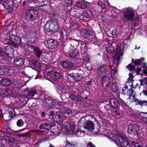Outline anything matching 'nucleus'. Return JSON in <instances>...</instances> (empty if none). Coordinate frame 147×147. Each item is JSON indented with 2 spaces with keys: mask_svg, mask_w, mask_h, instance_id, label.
<instances>
[{
  "mask_svg": "<svg viewBox=\"0 0 147 147\" xmlns=\"http://www.w3.org/2000/svg\"><path fill=\"white\" fill-rule=\"evenodd\" d=\"M134 92H135L134 90H130L129 92L128 95L129 97V99H130L131 97L132 96L133 97L135 98V95L134 93Z\"/></svg>",
  "mask_w": 147,
  "mask_h": 147,
  "instance_id": "864d4df0",
  "label": "nucleus"
},
{
  "mask_svg": "<svg viewBox=\"0 0 147 147\" xmlns=\"http://www.w3.org/2000/svg\"><path fill=\"white\" fill-rule=\"evenodd\" d=\"M75 145L73 143H71L67 140L65 144L64 147H75Z\"/></svg>",
  "mask_w": 147,
  "mask_h": 147,
  "instance_id": "49530a36",
  "label": "nucleus"
},
{
  "mask_svg": "<svg viewBox=\"0 0 147 147\" xmlns=\"http://www.w3.org/2000/svg\"><path fill=\"white\" fill-rule=\"evenodd\" d=\"M61 66L67 69H71L74 66V63L67 60H64L60 62Z\"/></svg>",
  "mask_w": 147,
  "mask_h": 147,
  "instance_id": "dca6fc26",
  "label": "nucleus"
},
{
  "mask_svg": "<svg viewBox=\"0 0 147 147\" xmlns=\"http://www.w3.org/2000/svg\"><path fill=\"white\" fill-rule=\"evenodd\" d=\"M8 113L9 115V116H10L11 118H13L16 114L14 109H13L12 110L9 111Z\"/></svg>",
  "mask_w": 147,
  "mask_h": 147,
  "instance_id": "09e8293b",
  "label": "nucleus"
},
{
  "mask_svg": "<svg viewBox=\"0 0 147 147\" xmlns=\"http://www.w3.org/2000/svg\"><path fill=\"white\" fill-rule=\"evenodd\" d=\"M121 48L120 47L117 46L116 47L115 53L118 54V55H121Z\"/></svg>",
  "mask_w": 147,
  "mask_h": 147,
  "instance_id": "13d9d810",
  "label": "nucleus"
},
{
  "mask_svg": "<svg viewBox=\"0 0 147 147\" xmlns=\"http://www.w3.org/2000/svg\"><path fill=\"white\" fill-rule=\"evenodd\" d=\"M12 5L13 4H18L19 3H21L22 0H10Z\"/></svg>",
  "mask_w": 147,
  "mask_h": 147,
  "instance_id": "bf43d9fd",
  "label": "nucleus"
},
{
  "mask_svg": "<svg viewBox=\"0 0 147 147\" xmlns=\"http://www.w3.org/2000/svg\"><path fill=\"white\" fill-rule=\"evenodd\" d=\"M101 84L105 90L110 88L111 82L109 77L106 75L102 76L101 79Z\"/></svg>",
  "mask_w": 147,
  "mask_h": 147,
  "instance_id": "9b49d317",
  "label": "nucleus"
},
{
  "mask_svg": "<svg viewBox=\"0 0 147 147\" xmlns=\"http://www.w3.org/2000/svg\"><path fill=\"white\" fill-rule=\"evenodd\" d=\"M117 72V70H115L114 69H112L111 70V76L112 78H114L115 77V75Z\"/></svg>",
  "mask_w": 147,
  "mask_h": 147,
  "instance_id": "680f3d73",
  "label": "nucleus"
},
{
  "mask_svg": "<svg viewBox=\"0 0 147 147\" xmlns=\"http://www.w3.org/2000/svg\"><path fill=\"white\" fill-rule=\"evenodd\" d=\"M83 77L80 73H77L76 74L74 81L75 82H79L83 79Z\"/></svg>",
  "mask_w": 147,
  "mask_h": 147,
  "instance_id": "72a5a7b5",
  "label": "nucleus"
},
{
  "mask_svg": "<svg viewBox=\"0 0 147 147\" xmlns=\"http://www.w3.org/2000/svg\"><path fill=\"white\" fill-rule=\"evenodd\" d=\"M29 62L30 66L34 70L38 69L40 67V64L35 59H29Z\"/></svg>",
  "mask_w": 147,
  "mask_h": 147,
  "instance_id": "f3484780",
  "label": "nucleus"
},
{
  "mask_svg": "<svg viewBox=\"0 0 147 147\" xmlns=\"http://www.w3.org/2000/svg\"><path fill=\"white\" fill-rule=\"evenodd\" d=\"M97 72L99 75H102L103 74H107L109 72V66L106 64H101L98 67Z\"/></svg>",
  "mask_w": 147,
  "mask_h": 147,
  "instance_id": "4468645a",
  "label": "nucleus"
},
{
  "mask_svg": "<svg viewBox=\"0 0 147 147\" xmlns=\"http://www.w3.org/2000/svg\"><path fill=\"white\" fill-rule=\"evenodd\" d=\"M126 68H128L130 71H131V74H134V72L136 68L134 65H132L131 63H129L126 66Z\"/></svg>",
  "mask_w": 147,
  "mask_h": 147,
  "instance_id": "e433bc0d",
  "label": "nucleus"
},
{
  "mask_svg": "<svg viewBox=\"0 0 147 147\" xmlns=\"http://www.w3.org/2000/svg\"><path fill=\"white\" fill-rule=\"evenodd\" d=\"M87 147H96L91 142H89L87 144Z\"/></svg>",
  "mask_w": 147,
  "mask_h": 147,
  "instance_id": "774afa93",
  "label": "nucleus"
},
{
  "mask_svg": "<svg viewBox=\"0 0 147 147\" xmlns=\"http://www.w3.org/2000/svg\"><path fill=\"white\" fill-rule=\"evenodd\" d=\"M97 4L98 6H100L101 7L102 10L104 9L105 7V4L100 1H98Z\"/></svg>",
  "mask_w": 147,
  "mask_h": 147,
  "instance_id": "603ef678",
  "label": "nucleus"
},
{
  "mask_svg": "<svg viewBox=\"0 0 147 147\" xmlns=\"http://www.w3.org/2000/svg\"><path fill=\"white\" fill-rule=\"evenodd\" d=\"M134 101L137 102L138 104L140 105L142 107L143 106H147V101L140 100L137 98H135L134 99Z\"/></svg>",
  "mask_w": 147,
  "mask_h": 147,
  "instance_id": "c756f323",
  "label": "nucleus"
},
{
  "mask_svg": "<svg viewBox=\"0 0 147 147\" xmlns=\"http://www.w3.org/2000/svg\"><path fill=\"white\" fill-rule=\"evenodd\" d=\"M69 97L73 100H76L79 101H80L82 99V98L80 95L74 93L70 94Z\"/></svg>",
  "mask_w": 147,
  "mask_h": 147,
  "instance_id": "bb28decb",
  "label": "nucleus"
},
{
  "mask_svg": "<svg viewBox=\"0 0 147 147\" xmlns=\"http://www.w3.org/2000/svg\"><path fill=\"white\" fill-rule=\"evenodd\" d=\"M14 94L15 91L12 89L11 88H7L0 90V95L3 98L9 96H13Z\"/></svg>",
  "mask_w": 147,
  "mask_h": 147,
  "instance_id": "f8f14e48",
  "label": "nucleus"
},
{
  "mask_svg": "<svg viewBox=\"0 0 147 147\" xmlns=\"http://www.w3.org/2000/svg\"><path fill=\"white\" fill-rule=\"evenodd\" d=\"M40 129H49L52 128V124L51 123H44L41 124L39 127Z\"/></svg>",
  "mask_w": 147,
  "mask_h": 147,
  "instance_id": "393cba45",
  "label": "nucleus"
},
{
  "mask_svg": "<svg viewBox=\"0 0 147 147\" xmlns=\"http://www.w3.org/2000/svg\"><path fill=\"white\" fill-rule=\"evenodd\" d=\"M134 82L133 81L131 82V84L130 85V86H131V88L133 89V88H136L139 86L138 83H136V84L135 85H134L133 84Z\"/></svg>",
  "mask_w": 147,
  "mask_h": 147,
  "instance_id": "69168bd1",
  "label": "nucleus"
},
{
  "mask_svg": "<svg viewBox=\"0 0 147 147\" xmlns=\"http://www.w3.org/2000/svg\"><path fill=\"white\" fill-rule=\"evenodd\" d=\"M40 98L46 102L48 105L49 106H50L51 104V101L52 100L51 98L49 97L47 95H45V94H42L40 95Z\"/></svg>",
  "mask_w": 147,
  "mask_h": 147,
  "instance_id": "5701e85b",
  "label": "nucleus"
},
{
  "mask_svg": "<svg viewBox=\"0 0 147 147\" xmlns=\"http://www.w3.org/2000/svg\"><path fill=\"white\" fill-rule=\"evenodd\" d=\"M47 139V138H41L40 139L38 142V143L37 144L38 145V144H40L43 142H45L46 140Z\"/></svg>",
  "mask_w": 147,
  "mask_h": 147,
  "instance_id": "e2e57ef3",
  "label": "nucleus"
},
{
  "mask_svg": "<svg viewBox=\"0 0 147 147\" xmlns=\"http://www.w3.org/2000/svg\"><path fill=\"white\" fill-rule=\"evenodd\" d=\"M44 27L45 32L46 34L48 33H53L57 32L59 29V25L52 20L47 21Z\"/></svg>",
  "mask_w": 147,
  "mask_h": 147,
  "instance_id": "f03ea898",
  "label": "nucleus"
},
{
  "mask_svg": "<svg viewBox=\"0 0 147 147\" xmlns=\"http://www.w3.org/2000/svg\"><path fill=\"white\" fill-rule=\"evenodd\" d=\"M81 35L84 38L87 39L88 40L92 41L93 39H95L96 38L93 32L91 30L82 29L81 32Z\"/></svg>",
  "mask_w": 147,
  "mask_h": 147,
  "instance_id": "9d476101",
  "label": "nucleus"
},
{
  "mask_svg": "<svg viewBox=\"0 0 147 147\" xmlns=\"http://www.w3.org/2000/svg\"><path fill=\"white\" fill-rule=\"evenodd\" d=\"M70 128L72 130V131L74 133H75L76 134L78 135V132H80V131H79L78 130H77L75 131V132H74L75 131L74 129H75L76 127V125L74 124H71L70 125Z\"/></svg>",
  "mask_w": 147,
  "mask_h": 147,
  "instance_id": "37998d69",
  "label": "nucleus"
},
{
  "mask_svg": "<svg viewBox=\"0 0 147 147\" xmlns=\"http://www.w3.org/2000/svg\"><path fill=\"white\" fill-rule=\"evenodd\" d=\"M138 119H139L142 122L146 123L147 117H143L140 115H138Z\"/></svg>",
  "mask_w": 147,
  "mask_h": 147,
  "instance_id": "8fccbe9b",
  "label": "nucleus"
},
{
  "mask_svg": "<svg viewBox=\"0 0 147 147\" xmlns=\"http://www.w3.org/2000/svg\"><path fill=\"white\" fill-rule=\"evenodd\" d=\"M129 77L127 79L128 82H129V83H130V81H131V82L133 81V82H134V81L133 80V78L134 77L133 74H131V73L130 72L129 73Z\"/></svg>",
  "mask_w": 147,
  "mask_h": 147,
  "instance_id": "3c124183",
  "label": "nucleus"
},
{
  "mask_svg": "<svg viewBox=\"0 0 147 147\" xmlns=\"http://www.w3.org/2000/svg\"><path fill=\"white\" fill-rule=\"evenodd\" d=\"M139 129L140 126L138 125L134 124H130L128 127L127 133L132 136L136 135L138 136L140 134L139 132Z\"/></svg>",
  "mask_w": 147,
  "mask_h": 147,
  "instance_id": "0eeeda50",
  "label": "nucleus"
},
{
  "mask_svg": "<svg viewBox=\"0 0 147 147\" xmlns=\"http://www.w3.org/2000/svg\"><path fill=\"white\" fill-rule=\"evenodd\" d=\"M68 39L72 40L71 41L72 44L71 45L72 46V44L73 45V47L74 46V44L73 43H74L76 45L77 44H78L79 43L78 40L72 39L71 37L69 38Z\"/></svg>",
  "mask_w": 147,
  "mask_h": 147,
  "instance_id": "6e6d98bb",
  "label": "nucleus"
},
{
  "mask_svg": "<svg viewBox=\"0 0 147 147\" xmlns=\"http://www.w3.org/2000/svg\"><path fill=\"white\" fill-rule=\"evenodd\" d=\"M130 90H134L133 89L131 88L129 89H128V86L126 85L122 88V94H124V95H126L127 96L128 95V93L129 92Z\"/></svg>",
  "mask_w": 147,
  "mask_h": 147,
  "instance_id": "7c9ffc66",
  "label": "nucleus"
},
{
  "mask_svg": "<svg viewBox=\"0 0 147 147\" xmlns=\"http://www.w3.org/2000/svg\"><path fill=\"white\" fill-rule=\"evenodd\" d=\"M121 55H118V54L115 53L113 57L114 59L116 60L117 62H119L120 59V56Z\"/></svg>",
  "mask_w": 147,
  "mask_h": 147,
  "instance_id": "5fc2aeb1",
  "label": "nucleus"
},
{
  "mask_svg": "<svg viewBox=\"0 0 147 147\" xmlns=\"http://www.w3.org/2000/svg\"><path fill=\"white\" fill-rule=\"evenodd\" d=\"M34 54L38 58L40 57L42 53V51L38 47H36L34 49Z\"/></svg>",
  "mask_w": 147,
  "mask_h": 147,
  "instance_id": "cd10ccee",
  "label": "nucleus"
},
{
  "mask_svg": "<svg viewBox=\"0 0 147 147\" xmlns=\"http://www.w3.org/2000/svg\"><path fill=\"white\" fill-rule=\"evenodd\" d=\"M81 42V46L80 48V53L81 55V57L82 58L80 59L85 58L87 59L88 61H90V56L89 55L87 54L86 53L87 49V44L88 43L86 42Z\"/></svg>",
  "mask_w": 147,
  "mask_h": 147,
  "instance_id": "423d86ee",
  "label": "nucleus"
},
{
  "mask_svg": "<svg viewBox=\"0 0 147 147\" xmlns=\"http://www.w3.org/2000/svg\"><path fill=\"white\" fill-rule=\"evenodd\" d=\"M38 11L36 9H28L26 12L25 18L28 22H34L38 18Z\"/></svg>",
  "mask_w": 147,
  "mask_h": 147,
  "instance_id": "7ed1b4c3",
  "label": "nucleus"
},
{
  "mask_svg": "<svg viewBox=\"0 0 147 147\" xmlns=\"http://www.w3.org/2000/svg\"><path fill=\"white\" fill-rule=\"evenodd\" d=\"M0 4L3 5L6 9H8V11L9 13L11 12L13 10V8L12 7V5L10 0H1Z\"/></svg>",
  "mask_w": 147,
  "mask_h": 147,
  "instance_id": "ddd939ff",
  "label": "nucleus"
},
{
  "mask_svg": "<svg viewBox=\"0 0 147 147\" xmlns=\"http://www.w3.org/2000/svg\"><path fill=\"white\" fill-rule=\"evenodd\" d=\"M36 47L34 46H32L31 45H29L28 46V50L29 51H30V52L32 51H34V48L35 47Z\"/></svg>",
  "mask_w": 147,
  "mask_h": 147,
  "instance_id": "0e129e2a",
  "label": "nucleus"
},
{
  "mask_svg": "<svg viewBox=\"0 0 147 147\" xmlns=\"http://www.w3.org/2000/svg\"><path fill=\"white\" fill-rule=\"evenodd\" d=\"M62 113L59 111L56 112L53 118V122L57 123L60 121L62 119Z\"/></svg>",
  "mask_w": 147,
  "mask_h": 147,
  "instance_id": "aec40b11",
  "label": "nucleus"
},
{
  "mask_svg": "<svg viewBox=\"0 0 147 147\" xmlns=\"http://www.w3.org/2000/svg\"><path fill=\"white\" fill-rule=\"evenodd\" d=\"M4 137L5 138H4L5 139L7 140L9 144H12L14 140V138L11 136H6Z\"/></svg>",
  "mask_w": 147,
  "mask_h": 147,
  "instance_id": "c03bdc74",
  "label": "nucleus"
},
{
  "mask_svg": "<svg viewBox=\"0 0 147 147\" xmlns=\"http://www.w3.org/2000/svg\"><path fill=\"white\" fill-rule=\"evenodd\" d=\"M47 76L49 78L54 82L59 81L61 78V75L60 73L53 69L48 72Z\"/></svg>",
  "mask_w": 147,
  "mask_h": 147,
  "instance_id": "6e6552de",
  "label": "nucleus"
},
{
  "mask_svg": "<svg viewBox=\"0 0 147 147\" xmlns=\"http://www.w3.org/2000/svg\"><path fill=\"white\" fill-rule=\"evenodd\" d=\"M96 121L98 123L97 124L96 129L94 128V130H94V133H95V134H98V133L101 126L100 124L98 123V121L96 120Z\"/></svg>",
  "mask_w": 147,
  "mask_h": 147,
  "instance_id": "a18cd8bd",
  "label": "nucleus"
},
{
  "mask_svg": "<svg viewBox=\"0 0 147 147\" xmlns=\"http://www.w3.org/2000/svg\"><path fill=\"white\" fill-rule=\"evenodd\" d=\"M65 3L67 6H71L72 5V2L71 0H65Z\"/></svg>",
  "mask_w": 147,
  "mask_h": 147,
  "instance_id": "4d7b16f0",
  "label": "nucleus"
},
{
  "mask_svg": "<svg viewBox=\"0 0 147 147\" xmlns=\"http://www.w3.org/2000/svg\"><path fill=\"white\" fill-rule=\"evenodd\" d=\"M118 103L117 100L114 98H112L110 100L109 104L112 108H119V106L118 105Z\"/></svg>",
  "mask_w": 147,
  "mask_h": 147,
  "instance_id": "b1692460",
  "label": "nucleus"
},
{
  "mask_svg": "<svg viewBox=\"0 0 147 147\" xmlns=\"http://www.w3.org/2000/svg\"><path fill=\"white\" fill-rule=\"evenodd\" d=\"M24 60L23 58L16 57L14 58L13 62L17 66H22L24 63Z\"/></svg>",
  "mask_w": 147,
  "mask_h": 147,
  "instance_id": "6ab92c4d",
  "label": "nucleus"
},
{
  "mask_svg": "<svg viewBox=\"0 0 147 147\" xmlns=\"http://www.w3.org/2000/svg\"><path fill=\"white\" fill-rule=\"evenodd\" d=\"M111 88L112 92L113 93H116L117 92L118 90V87L116 83L113 82L112 83Z\"/></svg>",
  "mask_w": 147,
  "mask_h": 147,
  "instance_id": "c9c22d12",
  "label": "nucleus"
},
{
  "mask_svg": "<svg viewBox=\"0 0 147 147\" xmlns=\"http://www.w3.org/2000/svg\"><path fill=\"white\" fill-rule=\"evenodd\" d=\"M11 40L8 43L14 48H18L22 46V42L21 38L17 35L12 34L11 36Z\"/></svg>",
  "mask_w": 147,
  "mask_h": 147,
  "instance_id": "20e7f679",
  "label": "nucleus"
},
{
  "mask_svg": "<svg viewBox=\"0 0 147 147\" xmlns=\"http://www.w3.org/2000/svg\"><path fill=\"white\" fill-rule=\"evenodd\" d=\"M142 70L141 67H140L138 68H137L136 69L135 68V70L134 72V74L136 73V75H138L140 74V72Z\"/></svg>",
  "mask_w": 147,
  "mask_h": 147,
  "instance_id": "052dcab7",
  "label": "nucleus"
},
{
  "mask_svg": "<svg viewBox=\"0 0 147 147\" xmlns=\"http://www.w3.org/2000/svg\"><path fill=\"white\" fill-rule=\"evenodd\" d=\"M63 113L67 115L71 114V115H73L74 114V113L69 108H64L63 109Z\"/></svg>",
  "mask_w": 147,
  "mask_h": 147,
  "instance_id": "4c0bfd02",
  "label": "nucleus"
},
{
  "mask_svg": "<svg viewBox=\"0 0 147 147\" xmlns=\"http://www.w3.org/2000/svg\"><path fill=\"white\" fill-rule=\"evenodd\" d=\"M68 55L71 58L73 59H80L79 52L77 49L70 51H69Z\"/></svg>",
  "mask_w": 147,
  "mask_h": 147,
  "instance_id": "a211bd4d",
  "label": "nucleus"
},
{
  "mask_svg": "<svg viewBox=\"0 0 147 147\" xmlns=\"http://www.w3.org/2000/svg\"><path fill=\"white\" fill-rule=\"evenodd\" d=\"M57 104H58V105H59L60 103L59 104V103H58V101L55 100H52L51 104L49 106V107L50 108H53L54 107H56Z\"/></svg>",
  "mask_w": 147,
  "mask_h": 147,
  "instance_id": "79ce46f5",
  "label": "nucleus"
},
{
  "mask_svg": "<svg viewBox=\"0 0 147 147\" xmlns=\"http://www.w3.org/2000/svg\"><path fill=\"white\" fill-rule=\"evenodd\" d=\"M118 105L121 106L123 107H125L128 106L125 101L120 98L119 100Z\"/></svg>",
  "mask_w": 147,
  "mask_h": 147,
  "instance_id": "ea45409f",
  "label": "nucleus"
},
{
  "mask_svg": "<svg viewBox=\"0 0 147 147\" xmlns=\"http://www.w3.org/2000/svg\"><path fill=\"white\" fill-rule=\"evenodd\" d=\"M10 78H4L1 80V84L4 86H7L11 85L12 83V81Z\"/></svg>",
  "mask_w": 147,
  "mask_h": 147,
  "instance_id": "a878e982",
  "label": "nucleus"
},
{
  "mask_svg": "<svg viewBox=\"0 0 147 147\" xmlns=\"http://www.w3.org/2000/svg\"><path fill=\"white\" fill-rule=\"evenodd\" d=\"M145 60L144 57L141 58L139 59H135L134 62H132V63H134L136 65H140L142 64V62L144 61Z\"/></svg>",
  "mask_w": 147,
  "mask_h": 147,
  "instance_id": "473e14b6",
  "label": "nucleus"
},
{
  "mask_svg": "<svg viewBox=\"0 0 147 147\" xmlns=\"http://www.w3.org/2000/svg\"><path fill=\"white\" fill-rule=\"evenodd\" d=\"M36 91L33 89H31L28 91L27 93V95L29 97H33L36 94Z\"/></svg>",
  "mask_w": 147,
  "mask_h": 147,
  "instance_id": "58836bf2",
  "label": "nucleus"
},
{
  "mask_svg": "<svg viewBox=\"0 0 147 147\" xmlns=\"http://www.w3.org/2000/svg\"><path fill=\"white\" fill-rule=\"evenodd\" d=\"M112 140L119 147L124 146L130 144L127 138L122 134H119L118 136H113Z\"/></svg>",
  "mask_w": 147,
  "mask_h": 147,
  "instance_id": "f257e3e1",
  "label": "nucleus"
},
{
  "mask_svg": "<svg viewBox=\"0 0 147 147\" xmlns=\"http://www.w3.org/2000/svg\"><path fill=\"white\" fill-rule=\"evenodd\" d=\"M85 128L90 131H92L94 130V124L91 121H88L84 124Z\"/></svg>",
  "mask_w": 147,
  "mask_h": 147,
  "instance_id": "4be33fe9",
  "label": "nucleus"
},
{
  "mask_svg": "<svg viewBox=\"0 0 147 147\" xmlns=\"http://www.w3.org/2000/svg\"><path fill=\"white\" fill-rule=\"evenodd\" d=\"M33 4L38 7H42L44 5V2L42 0H35Z\"/></svg>",
  "mask_w": 147,
  "mask_h": 147,
  "instance_id": "f704fd0d",
  "label": "nucleus"
},
{
  "mask_svg": "<svg viewBox=\"0 0 147 147\" xmlns=\"http://www.w3.org/2000/svg\"><path fill=\"white\" fill-rule=\"evenodd\" d=\"M8 71L7 73V76H9L13 77L16 73L15 72L14 70L13 69H10L8 67Z\"/></svg>",
  "mask_w": 147,
  "mask_h": 147,
  "instance_id": "a19ab883",
  "label": "nucleus"
},
{
  "mask_svg": "<svg viewBox=\"0 0 147 147\" xmlns=\"http://www.w3.org/2000/svg\"><path fill=\"white\" fill-rule=\"evenodd\" d=\"M54 86L55 87L57 91L59 93L67 92V88L66 86H64L62 83L59 82L55 83Z\"/></svg>",
  "mask_w": 147,
  "mask_h": 147,
  "instance_id": "2eb2a0df",
  "label": "nucleus"
},
{
  "mask_svg": "<svg viewBox=\"0 0 147 147\" xmlns=\"http://www.w3.org/2000/svg\"><path fill=\"white\" fill-rule=\"evenodd\" d=\"M24 122L22 119L18 120L16 122L17 125L18 127H21L23 126Z\"/></svg>",
  "mask_w": 147,
  "mask_h": 147,
  "instance_id": "de8ad7c7",
  "label": "nucleus"
},
{
  "mask_svg": "<svg viewBox=\"0 0 147 147\" xmlns=\"http://www.w3.org/2000/svg\"><path fill=\"white\" fill-rule=\"evenodd\" d=\"M5 54L9 57H11L13 54L14 49L9 46L5 47L3 48Z\"/></svg>",
  "mask_w": 147,
  "mask_h": 147,
  "instance_id": "412c9836",
  "label": "nucleus"
},
{
  "mask_svg": "<svg viewBox=\"0 0 147 147\" xmlns=\"http://www.w3.org/2000/svg\"><path fill=\"white\" fill-rule=\"evenodd\" d=\"M59 42L57 40L51 38L46 40L44 44L46 47L49 49H53L57 47Z\"/></svg>",
  "mask_w": 147,
  "mask_h": 147,
  "instance_id": "1a4fd4ad",
  "label": "nucleus"
},
{
  "mask_svg": "<svg viewBox=\"0 0 147 147\" xmlns=\"http://www.w3.org/2000/svg\"><path fill=\"white\" fill-rule=\"evenodd\" d=\"M83 14L84 17H85L86 18H89L90 15L88 12H84Z\"/></svg>",
  "mask_w": 147,
  "mask_h": 147,
  "instance_id": "338daca9",
  "label": "nucleus"
},
{
  "mask_svg": "<svg viewBox=\"0 0 147 147\" xmlns=\"http://www.w3.org/2000/svg\"><path fill=\"white\" fill-rule=\"evenodd\" d=\"M134 10L131 8L128 7L125 9L124 12L123 20L124 21L125 19H126V20L131 22L134 21Z\"/></svg>",
  "mask_w": 147,
  "mask_h": 147,
  "instance_id": "39448f33",
  "label": "nucleus"
},
{
  "mask_svg": "<svg viewBox=\"0 0 147 147\" xmlns=\"http://www.w3.org/2000/svg\"><path fill=\"white\" fill-rule=\"evenodd\" d=\"M8 67H5L3 68H0V75L3 76L6 75L8 71Z\"/></svg>",
  "mask_w": 147,
  "mask_h": 147,
  "instance_id": "2f4dec72",
  "label": "nucleus"
},
{
  "mask_svg": "<svg viewBox=\"0 0 147 147\" xmlns=\"http://www.w3.org/2000/svg\"><path fill=\"white\" fill-rule=\"evenodd\" d=\"M76 6L78 8L85 9L87 7V5L84 2L79 1L77 2L75 4Z\"/></svg>",
  "mask_w": 147,
  "mask_h": 147,
  "instance_id": "c85d7f7f",
  "label": "nucleus"
}]
</instances>
